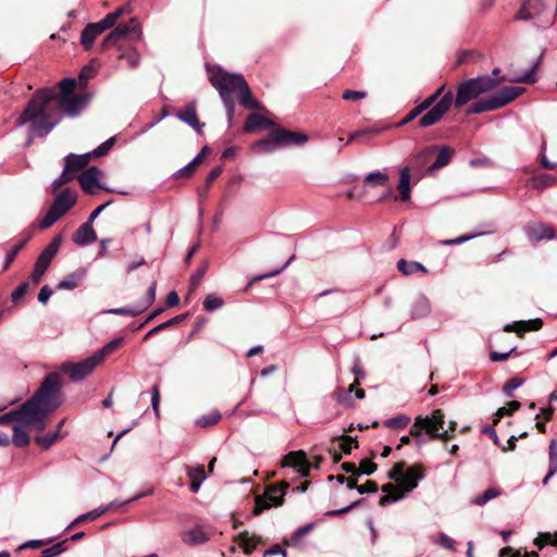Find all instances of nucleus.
<instances>
[{
	"label": "nucleus",
	"instance_id": "obj_1",
	"mask_svg": "<svg viewBox=\"0 0 557 557\" xmlns=\"http://www.w3.org/2000/svg\"><path fill=\"white\" fill-rule=\"evenodd\" d=\"M84 106V97L72 95L58 98V91L53 88L39 89L17 119V125L28 124L30 134L45 137L59 123L62 109L69 115L75 116Z\"/></svg>",
	"mask_w": 557,
	"mask_h": 557
},
{
	"label": "nucleus",
	"instance_id": "obj_2",
	"mask_svg": "<svg viewBox=\"0 0 557 557\" xmlns=\"http://www.w3.org/2000/svg\"><path fill=\"white\" fill-rule=\"evenodd\" d=\"M211 85L219 91V95L226 109V115L230 126L233 125L235 115V100L232 92H236L239 103L248 109L261 110V104L252 98L250 88L240 74L228 73L218 69L209 77Z\"/></svg>",
	"mask_w": 557,
	"mask_h": 557
},
{
	"label": "nucleus",
	"instance_id": "obj_3",
	"mask_svg": "<svg viewBox=\"0 0 557 557\" xmlns=\"http://www.w3.org/2000/svg\"><path fill=\"white\" fill-rule=\"evenodd\" d=\"M60 375L51 372L44 379L33 397L24 403V409L34 418L37 431L45 430L46 419L60 406Z\"/></svg>",
	"mask_w": 557,
	"mask_h": 557
},
{
	"label": "nucleus",
	"instance_id": "obj_4",
	"mask_svg": "<svg viewBox=\"0 0 557 557\" xmlns=\"http://www.w3.org/2000/svg\"><path fill=\"white\" fill-rule=\"evenodd\" d=\"M141 36L138 21L135 17L128 20L125 24L117 25L103 40L102 47L106 49L114 46L117 51V59L125 60L131 69L139 65V53L133 47V42Z\"/></svg>",
	"mask_w": 557,
	"mask_h": 557
},
{
	"label": "nucleus",
	"instance_id": "obj_5",
	"mask_svg": "<svg viewBox=\"0 0 557 557\" xmlns=\"http://www.w3.org/2000/svg\"><path fill=\"white\" fill-rule=\"evenodd\" d=\"M388 479L398 482L401 493L395 495H385L381 497L380 504L386 505L388 503L398 502L405 497L406 494L413 491L419 482L425 476V469L421 463H416L405 471V462H396L387 473Z\"/></svg>",
	"mask_w": 557,
	"mask_h": 557
},
{
	"label": "nucleus",
	"instance_id": "obj_6",
	"mask_svg": "<svg viewBox=\"0 0 557 557\" xmlns=\"http://www.w3.org/2000/svg\"><path fill=\"white\" fill-rule=\"evenodd\" d=\"M505 81L506 78L504 76L495 78L490 75H483L467 79L457 87V94L454 100V106L456 108H462L469 101L475 100L481 95L492 91L500 83Z\"/></svg>",
	"mask_w": 557,
	"mask_h": 557
},
{
	"label": "nucleus",
	"instance_id": "obj_7",
	"mask_svg": "<svg viewBox=\"0 0 557 557\" xmlns=\"http://www.w3.org/2000/svg\"><path fill=\"white\" fill-rule=\"evenodd\" d=\"M307 140L306 134L290 132L275 125L269 137L256 141L253 147L260 152H272L277 147L301 145Z\"/></svg>",
	"mask_w": 557,
	"mask_h": 557
},
{
	"label": "nucleus",
	"instance_id": "obj_8",
	"mask_svg": "<svg viewBox=\"0 0 557 557\" xmlns=\"http://www.w3.org/2000/svg\"><path fill=\"white\" fill-rule=\"evenodd\" d=\"M523 90V88L515 86L503 87L488 98L478 100L467 110V113L480 114L500 109L517 99Z\"/></svg>",
	"mask_w": 557,
	"mask_h": 557
},
{
	"label": "nucleus",
	"instance_id": "obj_9",
	"mask_svg": "<svg viewBox=\"0 0 557 557\" xmlns=\"http://www.w3.org/2000/svg\"><path fill=\"white\" fill-rule=\"evenodd\" d=\"M445 85H442L432 95L426 97L428 99H432L434 106L419 120L420 127H429L438 123L449 111L454 103V95L451 90L443 95Z\"/></svg>",
	"mask_w": 557,
	"mask_h": 557
},
{
	"label": "nucleus",
	"instance_id": "obj_10",
	"mask_svg": "<svg viewBox=\"0 0 557 557\" xmlns=\"http://www.w3.org/2000/svg\"><path fill=\"white\" fill-rule=\"evenodd\" d=\"M289 487V483L283 481L278 485L269 486L262 496L256 497V504L252 510L255 516H259L264 509L272 506H281L284 495Z\"/></svg>",
	"mask_w": 557,
	"mask_h": 557
},
{
	"label": "nucleus",
	"instance_id": "obj_11",
	"mask_svg": "<svg viewBox=\"0 0 557 557\" xmlns=\"http://www.w3.org/2000/svg\"><path fill=\"white\" fill-rule=\"evenodd\" d=\"M99 364L97 358L91 355L79 362H63L60 366V371L69 375L72 381L78 382L88 376Z\"/></svg>",
	"mask_w": 557,
	"mask_h": 557
},
{
	"label": "nucleus",
	"instance_id": "obj_12",
	"mask_svg": "<svg viewBox=\"0 0 557 557\" xmlns=\"http://www.w3.org/2000/svg\"><path fill=\"white\" fill-rule=\"evenodd\" d=\"M444 418V412L441 409L433 410L431 416L422 417V420L425 421L423 429L431 438L446 442L453 437V434H449L448 431H441L445 424Z\"/></svg>",
	"mask_w": 557,
	"mask_h": 557
},
{
	"label": "nucleus",
	"instance_id": "obj_13",
	"mask_svg": "<svg viewBox=\"0 0 557 557\" xmlns=\"http://www.w3.org/2000/svg\"><path fill=\"white\" fill-rule=\"evenodd\" d=\"M283 467H292L296 469L297 473L301 478H306L310 472V463L307 459L306 454L302 450L290 451L288 453L283 461Z\"/></svg>",
	"mask_w": 557,
	"mask_h": 557
},
{
	"label": "nucleus",
	"instance_id": "obj_14",
	"mask_svg": "<svg viewBox=\"0 0 557 557\" xmlns=\"http://www.w3.org/2000/svg\"><path fill=\"white\" fill-rule=\"evenodd\" d=\"M101 175V171L97 166H90L85 172H83L77 178L81 184L82 189L90 195L96 193V188H102L107 191H112L109 188H104L99 183V177Z\"/></svg>",
	"mask_w": 557,
	"mask_h": 557
},
{
	"label": "nucleus",
	"instance_id": "obj_15",
	"mask_svg": "<svg viewBox=\"0 0 557 557\" xmlns=\"http://www.w3.org/2000/svg\"><path fill=\"white\" fill-rule=\"evenodd\" d=\"M62 243V237L60 235L55 236L48 245L47 247L40 252L38 256L35 267L36 269H39L40 271L45 272L48 270L51 261L55 257L60 246Z\"/></svg>",
	"mask_w": 557,
	"mask_h": 557
},
{
	"label": "nucleus",
	"instance_id": "obj_16",
	"mask_svg": "<svg viewBox=\"0 0 557 557\" xmlns=\"http://www.w3.org/2000/svg\"><path fill=\"white\" fill-rule=\"evenodd\" d=\"M15 423H24L26 425H32L36 429V422L34 418H32L29 411L24 409V404L20 406L17 409L11 410L0 416V425H13Z\"/></svg>",
	"mask_w": 557,
	"mask_h": 557
},
{
	"label": "nucleus",
	"instance_id": "obj_17",
	"mask_svg": "<svg viewBox=\"0 0 557 557\" xmlns=\"http://www.w3.org/2000/svg\"><path fill=\"white\" fill-rule=\"evenodd\" d=\"M524 231L530 240H550L555 237L554 228L543 222L530 223L524 227Z\"/></svg>",
	"mask_w": 557,
	"mask_h": 557
},
{
	"label": "nucleus",
	"instance_id": "obj_18",
	"mask_svg": "<svg viewBox=\"0 0 557 557\" xmlns=\"http://www.w3.org/2000/svg\"><path fill=\"white\" fill-rule=\"evenodd\" d=\"M77 200L76 191L72 189H64L58 195L52 203V208L63 216L75 203Z\"/></svg>",
	"mask_w": 557,
	"mask_h": 557
},
{
	"label": "nucleus",
	"instance_id": "obj_19",
	"mask_svg": "<svg viewBox=\"0 0 557 557\" xmlns=\"http://www.w3.org/2000/svg\"><path fill=\"white\" fill-rule=\"evenodd\" d=\"M545 9V0H524L516 14L517 20L528 21L539 15Z\"/></svg>",
	"mask_w": 557,
	"mask_h": 557
},
{
	"label": "nucleus",
	"instance_id": "obj_20",
	"mask_svg": "<svg viewBox=\"0 0 557 557\" xmlns=\"http://www.w3.org/2000/svg\"><path fill=\"white\" fill-rule=\"evenodd\" d=\"M108 28L104 27L101 21L88 24L81 34V44L85 50L91 49L95 39Z\"/></svg>",
	"mask_w": 557,
	"mask_h": 557
},
{
	"label": "nucleus",
	"instance_id": "obj_21",
	"mask_svg": "<svg viewBox=\"0 0 557 557\" xmlns=\"http://www.w3.org/2000/svg\"><path fill=\"white\" fill-rule=\"evenodd\" d=\"M176 116L181 121L191 126L198 134L201 133V128L205 126V124L201 123L198 119L196 102L194 101L188 103L181 111H178Z\"/></svg>",
	"mask_w": 557,
	"mask_h": 557
},
{
	"label": "nucleus",
	"instance_id": "obj_22",
	"mask_svg": "<svg viewBox=\"0 0 557 557\" xmlns=\"http://www.w3.org/2000/svg\"><path fill=\"white\" fill-rule=\"evenodd\" d=\"M273 126H275V124L271 120L264 117L262 114L251 113L247 116L246 122L243 127V131L245 133L250 134V133H255L259 129L273 127Z\"/></svg>",
	"mask_w": 557,
	"mask_h": 557
},
{
	"label": "nucleus",
	"instance_id": "obj_23",
	"mask_svg": "<svg viewBox=\"0 0 557 557\" xmlns=\"http://www.w3.org/2000/svg\"><path fill=\"white\" fill-rule=\"evenodd\" d=\"M437 149L438 146L432 145L417 152L410 160V170H422Z\"/></svg>",
	"mask_w": 557,
	"mask_h": 557
},
{
	"label": "nucleus",
	"instance_id": "obj_24",
	"mask_svg": "<svg viewBox=\"0 0 557 557\" xmlns=\"http://www.w3.org/2000/svg\"><path fill=\"white\" fill-rule=\"evenodd\" d=\"M87 275L85 268H79L59 282V289L72 290L78 287Z\"/></svg>",
	"mask_w": 557,
	"mask_h": 557
},
{
	"label": "nucleus",
	"instance_id": "obj_25",
	"mask_svg": "<svg viewBox=\"0 0 557 557\" xmlns=\"http://www.w3.org/2000/svg\"><path fill=\"white\" fill-rule=\"evenodd\" d=\"M97 239L96 232L91 224L85 222L73 236V242L79 246H87Z\"/></svg>",
	"mask_w": 557,
	"mask_h": 557
},
{
	"label": "nucleus",
	"instance_id": "obj_26",
	"mask_svg": "<svg viewBox=\"0 0 557 557\" xmlns=\"http://www.w3.org/2000/svg\"><path fill=\"white\" fill-rule=\"evenodd\" d=\"M186 474L190 480V491L193 493H197L202 484V482L207 479V474L203 466L196 467H186Z\"/></svg>",
	"mask_w": 557,
	"mask_h": 557
},
{
	"label": "nucleus",
	"instance_id": "obj_27",
	"mask_svg": "<svg viewBox=\"0 0 557 557\" xmlns=\"http://www.w3.org/2000/svg\"><path fill=\"white\" fill-rule=\"evenodd\" d=\"M91 158L90 152L84 154L70 153L64 158V165H70V172L75 175L77 171L87 166Z\"/></svg>",
	"mask_w": 557,
	"mask_h": 557
},
{
	"label": "nucleus",
	"instance_id": "obj_28",
	"mask_svg": "<svg viewBox=\"0 0 557 557\" xmlns=\"http://www.w3.org/2000/svg\"><path fill=\"white\" fill-rule=\"evenodd\" d=\"M399 190V199L404 202L410 200L411 189H410V168L405 166L401 169L399 174V183L397 186Z\"/></svg>",
	"mask_w": 557,
	"mask_h": 557
},
{
	"label": "nucleus",
	"instance_id": "obj_29",
	"mask_svg": "<svg viewBox=\"0 0 557 557\" xmlns=\"http://www.w3.org/2000/svg\"><path fill=\"white\" fill-rule=\"evenodd\" d=\"M435 161L429 166L428 171L433 172L446 166L453 157L454 150L448 146L438 147Z\"/></svg>",
	"mask_w": 557,
	"mask_h": 557
},
{
	"label": "nucleus",
	"instance_id": "obj_30",
	"mask_svg": "<svg viewBox=\"0 0 557 557\" xmlns=\"http://www.w3.org/2000/svg\"><path fill=\"white\" fill-rule=\"evenodd\" d=\"M542 320L541 319H533L529 321H520L515 324H508L505 326L506 332H527V331H537L542 327Z\"/></svg>",
	"mask_w": 557,
	"mask_h": 557
},
{
	"label": "nucleus",
	"instance_id": "obj_31",
	"mask_svg": "<svg viewBox=\"0 0 557 557\" xmlns=\"http://www.w3.org/2000/svg\"><path fill=\"white\" fill-rule=\"evenodd\" d=\"M111 507H112V504H108L106 506H102V507L96 508L94 510H90L86 513H83V515L78 516L77 518H75L66 529L67 530L73 529L75 525L83 523L87 520H96L97 518L104 515L109 509H111Z\"/></svg>",
	"mask_w": 557,
	"mask_h": 557
},
{
	"label": "nucleus",
	"instance_id": "obj_32",
	"mask_svg": "<svg viewBox=\"0 0 557 557\" xmlns=\"http://www.w3.org/2000/svg\"><path fill=\"white\" fill-rule=\"evenodd\" d=\"M430 311H431V307H430L429 299L423 295H419L412 304L411 318L412 319L423 318V317L428 315L430 313Z\"/></svg>",
	"mask_w": 557,
	"mask_h": 557
},
{
	"label": "nucleus",
	"instance_id": "obj_33",
	"mask_svg": "<svg viewBox=\"0 0 557 557\" xmlns=\"http://www.w3.org/2000/svg\"><path fill=\"white\" fill-rule=\"evenodd\" d=\"M397 269L404 275H411L418 271L423 272V273L428 272V270L425 269V267L422 263H420L418 261H407L404 259H400L397 262Z\"/></svg>",
	"mask_w": 557,
	"mask_h": 557
},
{
	"label": "nucleus",
	"instance_id": "obj_34",
	"mask_svg": "<svg viewBox=\"0 0 557 557\" xmlns=\"http://www.w3.org/2000/svg\"><path fill=\"white\" fill-rule=\"evenodd\" d=\"M124 342V338L123 337H120V338H115L111 342H109L108 344H106L101 349H99L98 351H96L94 354V356L97 358V360L99 361V363H102L103 360L111 354L113 352L114 350H116L121 345L122 343Z\"/></svg>",
	"mask_w": 557,
	"mask_h": 557
},
{
	"label": "nucleus",
	"instance_id": "obj_35",
	"mask_svg": "<svg viewBox=\"0 0 557 557\" xmlns=\"http://www.w3.org/2000/svg\"><path fill=\"white\" fill-rule=\"evenodd\" d=\"M129 12H131V9L128 5L120 7L116 10H114L113 12L107 14L106 17L101 20V22L104 25V27L110 29L111 27H113L116 24V22L119 21V18L122 15L128 14Z\"/></svg>",
	"mask_w": 557,
	"mask_h": 557
},
{
	"label": "nucleus",
	"instance_id": "obj_36",
	"mask_svg": "<svg viewBox=\"0 0 557 557\" xmlns=\"http://www.w3.org/2000/svg\"><path fill=\"white\" fill-rule=\"evenodd\" d=\"M29 435L28 433L23 430L20 425V423H15L13 424V437H12V443L16 446V447H25L29 444Z\"/></svg>",
	"mask_w": 557,
	"mask_h": 557
},
{
	"label": "nucleus",
	"instance_id": "obj_37",
	"mask_svg": "<svg viewBox=\"0 0 557 557\" xmlns=\"http://www.w3.org/2000/svg\"><path fill=\"white\" fill-rule=\"evenodd\" d=\"M97 74V65L96 61H91L87 65H85L78 75V83L81 87L85 88L89 82V79L94 78Z\"/></svg>",
	"mask_w": 557,
	"mask_h": 557
},
{
	"label": "nucleus",
	"instance_id": "obj_38",
	"mask_svg": "<svg viewBox=\"0 0 557 557\" xmlns=\"http://www.w3.org/2000/svg\"><path fill=\"white\" fill-rule=\"evenodd\" d=\"M364 183L372 185V186L386 187V186H388V183H389V176L384 172L375 171V172L369 173L364 177Z\"/></svg>",
	"mask_w": 557,
	"mask_h": 557
},
{
	"label": "nucleus",
	"instance_id": "obj_39",
	"mask_svg": "<svg viewBox=\"0 0 557 557\" xmlns=\"http://www.w3.org/2000/svg\"><path fill=\"white\" fill-rule=\"evenodd\" d=\"M499 495H502V490H499L498 487H490L484 493L475 496L472 499V503L478 506H484L490 500L496 498Z\"/></svg>",
	"mask_w": 557,
	"mask_h": 557
},
{
	"label": "nucleus",
	"instance_id": "obj_40",
	"mask_svg": "<svg viewBox=\"0 0 557 557\" xmlns=\"http://www.w3.org/2000/svg\"><path fill=\"white\" fill-rule=\"evenodd\" d=\"M434 104L432 103V99L425 98L420 104L413 108L407 116L404 119L401 124H407L422 114L425 110L431 109Z\"/></svg>",
	"mask_w": 557,
	"mask_h": 557
},
{
	"label": "nucleus",
	"instance_id": "obj_41",
	"mask_svg": "<svg viewBox=\"0 0 557 557\" xmlns=\"http://www.w3.org/2000/svg\"><path fill=\"white\" fill-rule=\"evenodd\" d=\"M556 182L557 180L549 174H540L531 180L532 187L537 190H543Z\"/></svg>",
	"mask_w": 557,
	"mask_h": 557
},
{
	"label": "nucleus",
	"instance_id": "obj_42",
	"mask_svg": "<svg viewBox=\"0 0 557 557\" xmlns=\"http://www.w3.org/2000/svg\"><path fill=\"white\" fill-rule=\"evenodd\" d=\"M208 541V536L205 531L200 528H196L187 532L184 537V542L188 544H202Z\"/></svg>",
	"mask_w": 557,
	"mask_h": 557
},
{
	"label": "nucleus",
	"instance_id": "obj_43",
	"mask_svg": "<svg viewBox=\"0 0 557 557\" xmlns=\"http://www.w3.org/2000/svg\"><path fill=\"white\" fill-rule=\"evenodd\" d=\"M74 178H75V175L70 172V165H64V169H63L61 175L59 177H57L51 185L52 193H55L61 186L67 184L69 182H71Z\"/></svg>",
	"mask_w": 557,
	"mask_h": 557
},
{
	"label": "nucleus",
	"instance_id": "obj_44",
	"mask_svg": "<svg viewBox=\"0 0 557 557\" xmlns=\"http://www.w3.org/2000/svg\"><path fill=\"white\" fill-rule=\"evenodd\" d=\"M534 544L542 549L545 545H553L557 547V531L554 533L543 532L535 539Z\"/></svg>",
	"mask_w": 557,
	"mask_h": 557
},
{
	"label": "nucleus",
	"instance_id": "obj_45",
	"mask_svg": "<svg viewBox=\"0 0 557 557\" xmlns=\"http://www.w3.org/2000/svg\"><path fill=\"white\" fill-rule=\"evenodd\" d=\"M144 312L143 308L138 304L135 306H127L121 308H113L108 310V313L117 314V315H127V317H136Z\"/></svg>",
	"mask_w": 557,
	"mask_h": 557
},
{
	"label": "nucleus",
	"instance_id": "obj_46",
	"mask_svg": "<svg viewBox=\"0 0 557 557\" xmlns=\"http://www.w3.org/2000/svg\"><path fill=\"white\" fill-rule=\"evenodd\" d=\"M61 437L58 431L42 436H36L35 442L44 449L50 448Z\"/></svg>",
	"mask_w": 557,
	"mask_h": 557
},
{
	"label": "nucleus",
	"instance_id": "obj_47",
	"mask_svg": "<svg viewBox=\"0 0 557 557\" xmlns=\"http://www.w3.org/2000/svg\"><path fill=\"white\" fill-rule=\"evenodd\" d=\"M410 422V417L407 414H398L394 418L387 419L384 425L389 429H404Z\"/></svg>",
	"mask_w": 557,
	"mask_h": 557
},
{
	"label": "nucleus",
	"instance_id": "obj_48",
	"mask_svg": "<svg viewBox=\"0 0 557 557\" xmlns=\"http://www.w3.org/2000/svg\"><path fill=\"white\" fill-rule=\"evenodd\" d=\"M520 403L517 400H511L507 404V406H504L497 410L495 413L494 424L498 423V421L507 414H512L515 411H517L520 408Z\"/></svg>",
	"mask_w": 557,
	"mask_h": 557
},
{
	"label": "nucleus",
	"instance_id": "obj_49",
	"mask_svg": "<svg viewBox=\"0 0 557 557\" xmlns=\"http://www.w3.org/2000/svg\"><path fill=\"white\" fill-rule=\"evenodd\" d=\"M76 86V79L74 78H64L59 83L60 96L58 98H66L69 96L74 95L73 90Z\"/></svg>",
	"mask_w": 557,
	"mask_h": 557
},
{
	"label": "nucleus",
	"instance_id": "obj_50",
	"mask_svg": "<svg viewBox=\"0 0 557 557\" xmlns=\"http://www.w3.org/2000/svg\"><path fill=\"white\" fill-rule=\"evenodd\" d=\"M540 62H541V57L537 59V61L533 64V66L527 73H524L523 75H521L517 78H513L512 82L525 83V84L535 83V81H536L535 74L539 69Z\"/></svg>",
	"mask_w": 557,
	"mask_h": 557
},
{
	"label": "nucleus",
	"instance_id": "obj_51",
	"mask_svg": "<svg viewBox=\"0 0 557 557\" xmlns=\"http://www.w3.org/2000/svg\"><path fill=\"white\" fill-rule=\"evenodd\" d=\"M220 419L221 413L219 411H212L209 414H205L198 418L196 424L201 428H208L218 423Z\"/></svg>",
	"mask_w": 557,
	"mask_h": 557
},
{
	"label": "nucleus",
	"instance_id": "obj_52",
	"mask_svg": "<svg viewBox=\"0 0 557 557\" xmlns=\"http://www.w3.org/2000/svg\"><path fill=\"white\" fill-rule=\"evenodd\" d=\"M549 457V475H554L557 472V441L552 440L548 447Z\"/></svg>",
	"mask_w": 557,
	"mask_h": 557
},
{
	"label": "nucleus",
	"instance_id": "obj_53",
	"mask_svg": "<svg viewBox=\"0 0 557 557\" xmlns=\"http://www.w3.org/2000/svg\"><path fill=\"white\" fill-rule=\"evenodd\" d=\"M224 301L219 296L211 294L208 295L203 300V309L206 311H214L220 309L223 306Z\"/></svg>",
	"mask_w": 557,
	"mask_h": 557
},
{
	"label": "nucleus",
	"instance_id": "obj_54",
	"mask_svg": "<svg viewBox=\"0 0 557 557\" xmlns=\"http://www.w3.org/2000/svg\"><path fill=\"white\" fill-rule=\"evenodd\" d=\"M238 544L245 554H251L256 548V543L249 537L248 532H243L238 535Z\"/></svg>",
	"mask_w": 557,
	"mask_h": 557
},
{
	"label": "nucleus",
	"instance_id": "obj_55",
	"mask_svg": "<svg viewBox=\"0 0 557 557\" xmlns=\"http://www.w3.org/2000/svg\"><path fill=\"white\" fill-rule=\"evenodd\" d=\"M66 550L65 541L59 542L41 552V557H57Z\"/></svg>",
	"mask_w": 557,
	"mask_h": 557
},
{
	"label": "nucleus",
	"instance_id": "obj_56",
	"mask_svg": "<svg viewBox=\"0 0 557 557\" xmlns=\"http://www.w3.org/2000/svg\"><path fill=\"white\" fill-rule=\"evenodd\" d=\"M60 218L61 214L58 213L52 207H50L40 222V227L48 228L53 225Z\"/></svg>",
	"mask_w": 557,
	"mask_h": 557
},
{
	"label": "nucleus",
	"instance_id": "obj_57",
	"mask_svg": "<svg viewBox=\"0 0 557 557\" xmlns=\"http://www.w3.org/2000/svg\"><path fill=\"white\" fill-rule=\"evenodd\" d=\"M424 422L425 421L422 420V416L416 417L414 422L411 425L410 431H409L411 436L418 437V441H417L418 444H421L423 442L421 436H422V431H424V429H423Z\"/></svg>",
	"mask_w": 557,
	"mask_h": 557
},
{
	"label": "nucleus",
	"instance_id": "obj_58",
	"mask_svg": "<svg viewBox=\"0 0 557 557\" xmlns=\"http://www.w3.org/2000/svg\"><path fill=\"white\" fill-rule=\"evenodd\" d=\"M27 238L15 245L9 252L3 265V269L7 270L11 265V263L14 261V259L17 257L20 251L24 248V246L27 243Z\"/></svg>",
	"mask_w": 557,
	"mask_h": 557
},
{
	"label": "nucleus",
	"instance_id": "obj_59",
	"mask_svg": "<svg viewBox=\"0 0 557 557\" xmlns=\"http://www.w3.org/2000/svg\"><path fill=\"white\" fill-rule=\"evenodd\" d=\"M510 557H539L537 553L535 552H521V550H515L512 552V549L510 547H504L499 550V557H507L509 556Z\"/></svg>",
	"mask_w": 557,
	"mask_h": 557
},
{
	"label": "nucleus",
	"instance_id": "obj_60",
	"mask_svg": "<svg viewBox=\"0 0 557 557\" xmlns=\"http://www.w3.org/2000/svg\"><path fill=\"white\" fill-rule=\"evenodd\" d=\"M157 283L153 282L147 290L146 297L138 302L140 308L145 311L156 299Z\"/></svg>",
	"mask_w": 557,
	"mask_h": 557
},
{
	"label": "nucleus",
	"instance_id": "obj_61",
	"mask_svg": "<svg viewBox=\"0 0 557 557\" xmlns=\"http://www.w3.org/2000/svg\"><path fill=\"white\" fill-rule=\"evenodd\" d=\"M115 138L111 137L104 143H102L100 146H98L96 149H94L90 153L91 157L98 158L104 156L114 145Z\"/></svg>",
	"mask_w": 557,
	"mask_h": 557
},
{
	"label": "nucleus",
	"instance_id": "obj_62",
	"mask_svg": "<svg viewBox=\"0 0 557 557\" xmlns=\"http://www.w3.org/2000/svg\"><path fill=\"white\" fill-rule=\"evenodd\" d=\"M523 384V380L519 377H511L503 386V392L506 396L511 397L512 392Z\"/></svg>",
	"mask_w": 557,
	"mask_h": 557
},
{
	"label": "nucleus",
	"instance_id": "obj_63",
	"mask_svg": "<svg viewBox=\"0 0 557 557\" xmlns=\"http://www.w3.org/2000/svg\"><path fill=\"white\" fill-rule=\"evenodd\" d=\"M28 290V283L23 282L21 283L11 294V300L14 304H17L27 293Z\"/></svg>",
	"mask_w": 557,
	"mask_h": 557
},
{
	"label": "nucleus",
	"instance_id": "obj_64",
	"mask_svg": "<svg viewBox=\"0 0 557 557\" xmlns=\"http://www.w3.org/2000/svg\"><path fill=\"white\" fill-rule=\"evenodd\" d=\"M313 529V524L312 523H308L301 528H299L290 537V543L296 545L300 542V540L302 539V536H305L306 534H308L311 530Z\"/></svg>",
	"mask_w": 557,
	"mask_h": 557
}]
</instances>
